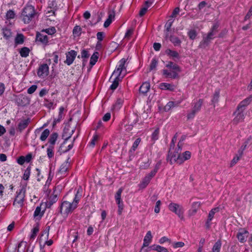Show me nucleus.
<instances>
[{
  "label": "nucleus",
  "mask_w": 252,
  "mask_h": 252,
  "mask_svg": "<svg viewBox=\"0 0 252 252\" xmlns=\"http://www.w3.org/2000/svg\"><path fill=\"white\" fill-rule=\"evenodd\" d=\"M35 15L36 12L34 7L32 5H27L24 8L22 13L23 22L25 24L29 23Z\"/></svg>",
  "instance_id": "1"
},
{
  "label": "nucleus",
  "mask_w": 252,
  "mask_h": 252,
  "mask_svg": "<svg viewBox=\"0 0 252 252\" xmlns=\"http://www.w3.org/2000/svg\"><path fill=\"white\" fill-rule=\"evenodd\" d=\"M171 147H170L167 160H169L170 164H172L173 162H176L178 164H181L183 163V160L180 158V154L178 151L175 150L172 152Z\"/></svg>",
  "instance_id": "2"
},
{
  "label": "nucleus",
  "mask_w": 252,
  "mask_h": 252,
  "mask_svg": "<svg viewBox=\"0 0 252 252\" xmlns=\"http://www.w3.org/2000/svg\"><path fill=\"white\" fill-rule=\"evenodd\" d=\"M25 193L26 189L23 188L17 191V195L13 202L14 205H17L20 207H21L23 206V203L25 197Z\"/></svg>",
  "instance_id": "3"
},
{
  "label": "nucleus",
  "mask_w": 252,
  "mask_h": 252,
  "mask_svg": "<svg viewBox=\"0 0 252 252\" xmlns=\"http://www.w3.org/2000/svg\"><path fill=\"white\" fill-rule=\"evenodd\" d=\"M76 207L72 203L67 201H64L61 204L60 207V212L63 215H67L69 213L72 212Z\"/></svg>",
  "instance_id": "4"
},
{
  "label": "nucleus",
  "mask_w": 252,
  "mask_h": 252,
  "mask_svg": "<svg viewBox=\"0 0 252 252\" xmlns=\"http://www.w3.org/2000/svg\"><path fill=\"white\" fill-rule=\"evenodd\" d=\"M170 211L175 213L181 219H183L184 210L183 207L179 204L171 203L168 205Z\"/></svg>",
  "instance_id": "5"
},
{
  "label": "nucleus",
  "mask_w": 252,
  "mask_h": 252,
  "mask_svg": "<svg viewBox=\"0 0 252 252\" xmlns=\"http://www.w3.org/2000/svg\"><path fill=\"white\" fill-rule=\"evenodd\" d=\"M203 102V99H199L194 103L191 112L187 115L188 119H193L196 113L200 110Z\"/></svg>",
  "instance_id": "6"
},
{
  "label": "nucleus",
  "mask_w": 252,
  "mask_h": 252,
  "mask_svg": "<svg viewBox=\"0 0 252 252\" xmlns=\"http://www.w3.org/2000/svg\"><path fill=\"white\" fill-rule=\"evenodd\" d=\"M216 34L210 31L206 37H203L202 41L200 42L199 46L201 48H205L207 46L211 40L215 38Z\"/></svg>",
  "instance_id": "7"
},
{
  "label": "nucleus",
  "mask_w": 252,
  "mask_h": 252,
  "mask_svg": "<svg viewBox=\"0 0 252 252\" xmlns=\"http://www.w3.org/2000/svg\"><path fill=\"white\" fill-rule=\"evenodd\" d=\"M75 131V128H71L69 125L65 126L63 131L62 137L66 141L69 139Z\"/></svg>",
  "instance_id": "8"
},
{
  "label": "nucleus",
  "mask_w": 252,
  "mask_h": 252,
  "mask_svg": "<svg viewBox=\"0 0 252 252\" xmlns=\"http://www.w3.org/2000/svg\"><path fill=\"white\" fill-rule=\"evenodd\" d=\"M66 59L64 61V63H66L68 65H70L73 62L76 55L77 52L74 50H71L70 51L67 52L66 54Z\"/></svg>",
  "instance_id": "9"
},
{
  "label": "nucleus",
  "mask_w": 252,
  "mask_h": 252,
  "mask_svg": "<svg viewBox=\"0 0 252 252\" xmlns=\"http://www.w3.org/2000/svg\"><path fill=\"white\" fill-rule=\"evenodd\" d=\"M220 211L219 207H216L212 209L209 213L208 219L205 223V226L207 229H209L210 227V222L212 220L213 218L214 217V215L216 212H218Z\"/></svg>",
  "instance_id": "10"
},
{
  "label": "nucleus",
  "mask_w": 252,
  "mask_h": 252,
  "mask_svg": "<svg viewBox=\"0 0 252 252\" xmlns=\"http://www.w3.org/2000/svg\"><path fill=\"white\" fill-rule=\"evenodd\" d=\"M249 232L248 231L244 229H240L237 234V238L241 243H244L246 241V238L248 237Z\"/></svg>",
  "instance_id": "11"
},
{
  "label": "nucleus",
  "mask_w": 252,
  "mask_h": 252,
  "mask_svg": "<svg viewBox=\"0 0 252 252\" xmlns=\"http://www.w3.org/2000/svg\"><path fill=\"white\" fill-rule=\"evenodd\" d=\"M252 101V95L242 101L237 106V110L243 112L245 107Z\"/></svg>",
  "instance_id": "12"
},
{
  "label": "nucleus",
  "mask_w": 252,
  "mask_h": 252,
  "mask_svg": "<svg viewBox=\"0 0 252 252\" xmlns=\"http://www.w3.org/2000/svg\"><path fill=\"white\" fill-rule=\"evenodd\" d=\"M36 41H39L43 44L47 45L48 42V36L44 33L37 32L36 35Z\"/></svg>",
  "instance_id": "13"
},
{
  "label": "nucleus",
  "mask_w": 252,
  "mask_h": 252,
  "mask_svg": "<svg viewBox=\"0 0 252 252\" xmlns=\"http://www.w3.org/2000/svg\"><path fill=\"white\" fill-rule=\"evenodd\" d=\"M49 71V67L46 63L41 65L38 69L37 75L38 76H47Z\"/></svg>",
  "instance_id": "14"
},
{
  "label": "nucleus",
  "mask_w": 252,
  "mask_h": 252,
  "mask_svg": "<svg viewBox=\"0 0 252 252\" xmlns=\"http://www.w3.org/2000/svg\"><path fill=\"white\" fill-rule=\"evenodd\" d=\"M165 37L169 38L170 41L174 44L175 46H180L181 44V40L176 36L169 35V33H166Z\"/></svg>",
  "instance_id": "15"
},
{
  "label": "nucleus",
  "mask_w": 252,
  "mask_h": 252,
  "mask_svg": "<svg viewBox=\"0 0 252 252\" xmlns=\"http://www.w3.org/2000/svg\"><path fill=\"white\" fill-rule=\"evenodd\" d=\"M235 114H236V116L234 118L233 120V123L235 125L238 124L239 123L243 122L245 119V116L243 113V112H241V111H238L237 110Z\"/></svg>",
  "instance_id": "16"
},
{
  "label": "nucleus",
  "mask_w": 252,
  "mask_h": 252,
  "mask_svg": "<svg viewBox=\"0 0 252 252\" xmlns=\"http://www.w3.org/2000/svg\"><path fill=\"white\" fill-rule=\"evenodd\" d=\"M31 122V119L28 118L27 119L22 120L18 124V130L22 132L25 129Z\"/></svg>",
  "instance_id": "17"
},
{
  "label": "nucleus",
  "mask_w": 252,
  "mask_h": 252,
  "mask_svg": "<svg viewBox=\"0 0 252 252\" xmlns=\"http://www.w3.org/2000/svg\"><path fill=\"white\" fill-rule=\"evenodd\" d=\"M163 75L165 78L175 79L178 77V73L175 71H170L167 69L162 70Z\"/></svg>",
  "instance_id": "18"
},
{
  "label": "nucleus",
  "mask_w": 252,
  "mask_h": 252,
  "mask_svg": "<svg viewBox=\"0 0 252 252\" xmlns=\"http://www.w3.org/2000/svg\"><path fill=\"white\" fill-rule=\"evenodd\" d=\"M152 238L153 236L151 232L148 231L144 238V242L141 251H142L143 248L148 247L149 245L152 241Z\"/></svg>",
  "instance_id": "19"
},
{
  "label": "nucleus",
  "mask_w": 252,
  "mask_h": 252,
  "mask_svg": "<svg viewBox=\"0 0 252 252\" xmlns=\"http://www.w3.org/2000/svg\"><path fill=\"white\" fill-rule=\"evenodd\" d=\"M159 88L161 90L173 91L174 90L175 86L171 84H169L167 83H162L159 85Z\"/></svg>",
  "instance_id": "20"
},
{
  "label": "nucleus",
  "mask_w": 252,
  "mask_h": 252,
  "mask_svg": "<svg viewBox=\"0 0 252 252\" xmlns=\"http://www.w3.org/2000/svg\"><path fill=\"white\" fill-rule=\"evenodd\" d=\"M150 88V83L149 82H145L140 86L139 88V92L143 94H145L149 91Z\"/></svg>",
  "instance_id": "21"
},
{
  "label": "nucleus",
  "mask_w": 252,
  "mask_h": 252,
  "mask_svg": "<svg viewBox=\"0 0 252 252\" xmlns=\"http://www.w3.org/2000/svg\"><path fill=\"white\" fill-rule=\"evenodd\" d=\"M166 67L172 69L173 70L172 71H175L177 73L181 71V69L179 65L172 62H169L168 63L166 64Z\"/></svg>",
  "instance_id": "22"
},
{
  "label": "nucleus",
  "mask_w": 252,
  "mask_h": 252,
  "mask_svg": "<svg viewBox=\"0 0 252 252\" xmlns=\"http://www.w3.org/2000/svg\"><path fill=\"white\" fill-rule=\"evenodd\" d=\"M165 53L169 57L173 59L176 58L178 59L180 58L179 54L177 52L171 50L169 49H167L165 50Z\"/></svg>",
  "instance_id": "23"
},
{
  "label": "nucleus",
  "mask_w": 252,
  "mask_h": 252,
  "mask_svg": "<svg viewBox=\"0 0 252 252\" xmlns=\"http://www.w3.org/2000/svg\"><path fill=\"white\" fill-rule=\"evenodd\" d=\"M58 137V134L57 132L52 133L50 137L49 138V143L50 144L49 146H52V147H54V145L56 143V141H57Z\"/></svg>",
  "instance_id": "24"
},
{
  "label": "nucleus",
  "mask_w": 252,
  "mask_h": 252,
  "mask_svg": "<svg viewBox=\"0 0 252 252\" xmlns=\"http://www.w3.org/2000/svg\"><path fill=\"white\" fill-rule=\"evenodd\" d=\"M124 75H123L122 77H114V78L112 81V84L110 86L111 90H114L118 87L119 82L124 77Z\"/></svg>",
  "instance_id": "25"
},
{
  "label": "nucleus",
  "mask_w": 252,
  "mask_h": 252,
  "mask_svg": "<svg viewBox=\"0 0 252 252\" xmlns=\"http://www.w3.org/2000/svg\"><path fill=\"white\" fill-rule=\"evenodd\" d=\"M69 167V163H68V161H66L64 162L61 165L60 170L59 171V172L61 174L65 173L68 169Z\"/></svg>",
  "instance_id": "26"
},
{
  "label": "nucleus",
  "mask_w": 252,
  "mask_h": 252,
  "mask_svg": "<svg viewBox=\"0 0 252 252\" xmlns=\"http://www.w3.org/2000/svg\"><path fill=\"white\" fill-rule=\"evenodd\" d=\"M151 4H152V2H150L148 1H146L145 2V7L142 8L141 9L140 11H139V15L140 17H142L145 15V14L146 13V12L147 11L148 7Z\"/></svg>",
  "instance_id": "27"
},
{
  "label": "nucleus",
  "mask_w": 252,
  "mask_h": 252,
  "mask_svg": "<svg viewBox=\"0 0 252 252\" xmlns=\"http://www.w3.org/2000/svg\"><path fill=\"white\" fill-rule=\"evenodd\" d=\"M150 248L153 250L157 251L158 252H169L166 248L159 245H153L150 247Z\"/></svg>",
  "instance_id": "28"
},
{
  "label": "nucleus",
  "mask_w": 252,
  "mask_h": 252,
  "mask_svg": "<svg viewBox=\"0 0 252 252\" xmlns=\"http://www.w3.org/2000/svg\"><path fill=\"white\" fill-rule=\"evenodd\" d=\"M124 70V69L119 68L118 67H116L115 70L113 71L110 78V80L113 79V77H122L121 76L122 71Z\"/></svg>",
  "instance_id": "29"
},
{
  "label": "nucleus",
  "mask_w": 252,
  "mask_h": 252,
  "mask_svg": "<svg viewBox=\"0 0 252 252\" xmlns=\"http://www.w3.org/2000/svg\"><path fill=\"white\" fill-rule=\"evenodd\" d=\"M30 52L29 48L24 47L21 49L19 53L22 57L26 58L29 56Z\"/></svg>",
  "instance_id": "30"
},
{
  "label": "nucleus",
  "mask_w": 252,
  "mask_h": 252,
  "mask_svg": "<svg viewBox=\"0 0 252 252\" xmlns=\"http://www.w3.org/2000/svg\"><path fill=\"white\" fill-rule=\"evenodd\" d=\"M24 42V36L21 33L17 34L15 39V44H22Z\"/></svg>",
  "instance_id": "31"
},
{
  "label": "nucleus",
  "mask_w": 252,
  "mask_h": 252,
  "mask_svg": "<svg viewBox=\"0 0 252 252\" xmlns=\"http://www.w3.org/2000/svg\"><path fill=\"white\" fill-rule=\"evenodd\" d=\"M98 55L99 53L97 52H95L93 54V55L91 57L90 64L92 66L94 65L97 61Z\"/></svg>",
  "instance_id": "32"
},
{
  "label": "nucleus",
  "mask_w": 252,
  "mask_h": 252,
  "mask_svg": "<svg viewBox=\"0 0 252 252\" xmlns=\"http://www.w3.org/2000/svg\"><path fill=\"white\" fill-rule=\"evenodd\" d=\"M200 202L198 201L194 202L192 204V208H191V215H194L198 209L200 208Z\"/></svg>",
  "instance_id": "33"
},
{
  "label": "nucleus",
  "mask_w": 252,
  "mask_h": 252,
  "mask_svg": "<svg viewBox=\"0 0 252 252\" xmlns=\"http://www.w3.org/2000/svg\"><path fill=\"white\" fill-rule=\"evenodd\" d=\"M191 157V153L189 151H187L183 153L182 155H180V158L183 160V163L187 160L190 158Z\"/></svg>",
  "instance_id": "34"
},
{
  "label": "nucleus",
  "mask_w": 252,
  "mask_h": 252,
  "mask_svg": "<svg viewBox=\"0 0 252 252\" xmlns=\"http://www.w3.org/2000/svg\"><path fill=\"white\" fill-rule=\"evenodd\" d=\"M251 139V138H248L243 144V145L241 147L240 149L238 150V154L240 155V157H242L243 151L246 149L247 145L249 144V142Z\"/></svg>",
  "instance_id": "35"
},
{
  "label": "nucleus",
  "mask_w": 252,
  "mask_h": 252,
  "mask_svg": "<svg viewBox=\"0 0 252 252\" xmlns=\"http://www.w3.org/2000/svg\"><path fill=\"white\" fill-rule=\"evenodd\" d=\"M17 247V252H24L26 247V243L23 241L20 242Z\"/></svg>",
  "instance_id": "36"
},
{
  "label": "nucleus",
  "mask_w": 252,
  "mask_h": 252,
  "mask_svg": "<svg viewBox=\"0 0 252 252\" xmlns=\"http://www.w3.org/2000/svg\"><path fill=\"white\" fill-rule=\"evenodd\" d=\"M81 28L79 26H76L73 30V34L74 37H78L81 35Z\"/></svg>",
  "instance_id": "37"
},
{
  "label": "nucleus",
  "mask_w": 252,
  "mask_h": 252,
  "mask_svg": "<svg viewBox=\"0 0 252 252\" xmlns=\"http://www.w3.org/2000/svg\"><path fill=\"white\" fill-rule=\"evenodd\" d=\"M2 31H3L2 34H3V37L6 39H9V38L12 35V32H11L10 30L5 28V29H3Z\"/></svg>",
  "instance_id": "38"
},
{
  "label": "nucleus",
  "mask_w": 252,
  "mask_h": 252,
  "mask_svg": "<svg viewBox=\"0 0 252 252\" xmlns=\"http://www.w3.org/2000/svg\"><path fill=\"white\" fill-rule=\"evenodd\" d=\"M151 181L150 177L147 176L143 179L142 182L140 185V187L144 189L149 184Z\"/></svg>",
  "instance_id": "39"
},
{
  "label": "nucleus",
  "mask_w": 252,
  "mask_h": 252,
  "mask_svg": "<svg viewBox=\"0 0 252 252\" xmlns=\"http://www.w3.org/2000/svg\"><path fill=\"white\" fill-rule=\"evenodd\" d=\"M180 102V101H178L177 102L174 101H169L165 106V109L169 110L172 108L178 106Z\"/></svg>",
  "instance_id": "40"
},
{
  "label": "nucleus",
  "mask_w": 252,
  "mask_h": 252,
  "mask_svg": "<svg viewBox=\"0 0 252 252\" xmlns=\"http://www.w3.org/2000/svg\"><path fill=\"white\" fill-rule=\"evenodd\" d=\"M81 194L79 193V190H78L75 194V197L73 199V202H72L73 205H75L76 208L77 207V204L81 198Z\"/></svg>",
  "instance_id": "41"
},
{
  "label": "nucleus",
  "mask_w": 252,
  "mask_h": 252,
  "mask_svg": "<svg viewBox=\"0 0 252 252\" xmlns=\"http://www.w3.org/2000/svg\"><path fill=\"white\" fill-rule=\"evenodd\" d=\"M50 134V130L48 129H45L41 133V136L40 137V139L44 141H45L47 138L48 137Z\"/></svg>",
  "instance_id": "42"
},
{
  "label": "nucleus",
  "mask_w": 252,
  "mask_h": 252,
  "mask_svg": "<svg viewBox=\"0 0 252 252\" xmlns=\"http://www.w3.org/2000/svg\"><path fill=\"white\" fill-rule=\"evenodd\" d=\"M221 245V244L220 241L216 242L212 248V252H220Z\"/></svg>",
  "instance_id": "43"
},
{
  "label": "nucleus",
  "mask_w": 252,
  "mask_h": 252,
  "mask_svg": "<svg viewBox=\"0 0 252 252\" xmlns=\"http://www.w3.org/2000/svg\"><path fill=\"white\" fill-rule=\"evenodd\" d=\"M65 142H66V141H64L63 143L61 145V146L60 147L59 151L62 153L66 152L68 151L69 150H70L73 147V143H72L71 144H69L68 146L67 149H63V147L64 144H65Z\"/></svg>",
  "instance_id": "44"
},
{
  "label": "nucleus",
  "mask_w": 252,
  "mask_h": 252,
  "mask_svg": "<svg viewBox=\"0 0 252 252\" xmlns=\"http://www.w3.org/2000/svg\"><path fill=\"white\" fill-rule=\"evenodd\" d=\"M39 231V227L38 225L34 227L32 230V234L31 235L30 239L31 240H34L37 235V233Z\"/></svg>",
  "instance_id": "45"
},
{
  "label": "nucleus",
  "mask_w": 252,
  "mask_h": 252,
  "mask_svg": "<svg viewBox=\"0 0 252 252\" xmlns=\"http://www.w3.org/2000/svg\"><path fill=\"white\" fill-rule=\"evenodd\" d=\"M15 13L12 10H9L6 14V19H11L14 18Z\"/></svg>",
  "instance_id": "46"
},
{
  "label": "nucleus",
  "mask_w": 252,
  "mask_h": 252,
  "mask_svg": "<svg viewBox=\"0 0 252 252\" xmlns=\"http://www.w3.org/2000/svg\"><path fill=\"white\" fill-rule=\"evenodd\" d=\"M31 173V167H28L27 169L25 170L23 179L25 180H28L29 178Z\"/></svg>",
  "instance_id": "47"
},
{
  "label": "nucleus",
  "mask_w": 252,
  "mask_h": 252,
  "mask_svg": "<svg viewBox=\"0 0 252 252\" xmlns=\"http://www.w3.org/2000/svg\"><path fill=\"white\" fill-rule=\"evenodd\" d=\"M43 215V211H41V207L40 206H37L34 212V217H36L37 216L41 217Z\"/></svg>",
  "instance_id": "48"
},
{
  "label": "nucleus",
  "mask_w": 252,
  "mask_h": 252,
  "mask_svg": "<svg viewBox=\"0 0 252 252\" xmlns=\"http://www.w3.org/2000/svg\"><path fill=\"white\" fill-rule=\"evenodd\" d=\"M123 191V189L120 188L115 195V199L116 202L122 201L121 199V194Z\"/></svg>",
  "instance_id": "49"
},
{
  "label": "nucleus",
  "mask_w": 252,
  "mask_h": 252,
  "mask_svg": "<svg viewBox=\"0 0 252 252\" xmlns=\"http://www.w3.org/2000/svg\"><path fill=\"white\" fill-rule=\"evenodd\" d=\"M54 147H52V146H49V147L47 148V156L49 158H52L54 156V152H53V149Z\"/></svg>",
  "instance_id": "50"
},
{
  "label": "nucleus",
  "mask_w": 252,
  "mask_h": 252,
  "mask_svg": "<svg viewBox=\"0 0 252 252\" xmlns=\"http://www.w3.org/2000/svg\"><path fill=\"white\" fill-rule=\"evenodd\" d=\"M126 60L124 58L122 59L119 62V65L117 66L119 68H122L124 70H126V67L125 66V63Z\"/></svg>",
  "instance_id": "51"
},
{
  "label": "nucleus",
  "mask_w": 252,
  "mask_h": 252,
  "mask_svg": "<svg viewBox=\"0 0 252 252\" xmlns=\"http://www.w3.org/2000/svg\"><path fill=\"white\" fill-rule=\"evenodd\" d=\"M116 202H117V204H118V214L119 215H121L122 213V212H123V210L124 209L123 203L122 201H118Z\"/></svg>",
  "instance_id": "52"
},
{
  "label": "nucleus",
  "mask_w": 252,
  "mask_h": 252,
  "mask_svg": "<svg viewBox=\"0 0 252 252\" xmlns=\"http://www.w3.org/2000/svg\"><path fill=\"white\" fill-rule=\"evenodd\" d=\"M133 32L134 29L133 28H131L129 29H128L125 34V38L128 39H129L130 36L133 33Z\"/></svg>",
  "instance_id": "53"
},
{
  "label": "nucleus",
  "mask_w": 252,
  "mask_h": 252,
  "mask_svg": "<svg viewBox=\"0 0 252 252\" xmlns=\"http://www.w3.org/2000/svg\"><path fill=\"white\" fill-rule=\"evenodd\" d=\"M188 35L190 39L193 40L195 38L197 33L195 30H192L189 32Z\"/></svg>",
  "instance_id": "54"
},
{
  "label": "nucleus",
  "mask_w": 252,
  "mask_h": 252,
  "mask_svg": "<svg viewBox=\"0 0 252 252\" xmlns=\"http://www.w3.org/2000/svg\"><path fill=\"white\" fill-rule=\"evenodd\" d=\"M158 64V61L156 59H153L150 65V70L155 69Z\"/></svg>",
  "instance_id": "55"
},
{
  "label": "nucleus",
  "mask_w": 252,
  "mask_h": 252,
  "mask_svg": "<svg viewBox=\"0 0 252 252\" xmlns=\"http://www.w3.org/2000/svg\"><path fill=\"white\" fill-rule=\"evenodd\" d=\"M219 94L220 92L219 91H217L215 92L212 100L213 103H215L218 102L219 98L220 96Z\"/></svg>",
  "instance_id": "56"
},
{
  "label": "nucleus",
  "mask_w": 252,
  "mask_h": 252,
  "mask_svg": "<svg viewBox=\"0 0 252 252\" xmlns=\"http://www.w3.org/2000/svg\"><path fill=\"white\" fill-rule=\"evenodd\" d=\"M112 14H109L108 18L106 19V20L105 21L104 23V27L105 28H107L109 26V25L112 23Z\"/></svg>",
  "instance_id": "57"
},
{
  "label": "nucleus",
  "mask_w": 252,
  "mask_h": 252,
  "mask_svg": "<svg viewBox=\"0 0 252 252\" xmlns=\"http://www.w3.org/2000/svg\"><path fill=\"white\" fill-rule=\"evenodd\" d=\"M56 29L54 27H52L50 29H47L45 30H43L42 32H45L46 33H48V34L52 35L56 32Z\"/></svg>",
  "instance_id": "58"
},
{
  "label": "nucleus",
  "mask_w": 252,
  "mask_h": 252,
  "mask_svg": "<svg viewBox=\"0 0 252 252\" xmlns=\"http://www.w3.org/2000/svg\"><path fill=\"white\" fill-rule=\"evenodd\" d=\"M140 141H141V139L140 138H138L135 140V141H134V142L132 145V149L133 150V151H134L136 150V149L137 148L138 146L139 145Z\"/></svg>",
  "instance_id": "59"
},
{
  "label": "nucleus",
  "mask_w": 252,
  "mask_h": 252,
  "mask_svg": "<svg viewBox=\"0 0 252 252\" xmlns=\"http://www.w3.org/2000/svg\"><path fill=\"white\" fill-rule=\"evenodd\" d=\"M159 134V129H156L152 135V138L154 141H155L158 139V136Z\"/></svg>",
  "instance_id": "60"
},
{
  "label": "nucleus",
  "mask_w": 252,
  "mask_h": 252,
  "mask_svg": "<svg viewBox=\"0 0 252 252\" xmlns=\"http://www.w3.org/2000/svg\"><path fill=\"white\" fill-rule=\"evenodd\" d=\"M173 22V21H171L170 20H169L165 24V27L166 28V30L167 31L166 33H168V32L170 31Z\"/></svg>",
  "instance_id": "61"
},
{
  "label": "nucleus",
  "mask_w": 252,
  "mask_h": 252,
  "mask_svg": "<svg viewBox=\"0 0 252 252\" xmlns=\"http://www.w3.org/2000/svg\"><path fill=\"white\" fill-rule=\"evenodd\" d=\"M123 102V100L121 99V98H118L117 100V101L116 102V103L115 104V105H114V107L115 108H116L117 109H119L120 108V107L121 106L122 103Z\"/></svg>",
  "instance_id": "62"
},
{
  "label": "nucleus",
  "mask_w": 252,
  "mask_h": 252,
  "mask_svg": "<svg viewBox=\"0 0 252 252\" xmlns=\"http://www.w3.org/2000/svg\"><path fill=\"white\" fill-rule=\"evenodd\" d=\"M36 89H37V86L36 85H32L31 87H30L28 89V93L29 94H32V93H33L35 91Z\"/></svg>",
  "instance_id": "63"
},
{
  "label": "nucleus",
  "mask_w": 252,
  "mask_h": 252,
  "mask_svg": "<svg viewBox=\"0 0 252 252\" xmlns=\"http://www.w3.org/2000/svg\"><path fill=\"white\" fill-rule=\"evenodd\" d=\"M179 11H180V8L179 7H176L174 9L173 11L172 12V13L171 15L170 16V17L172 18H175L177 16V15L178 14Z\"/></svg>",
  "instance_id": "64"
}]
</instances>
